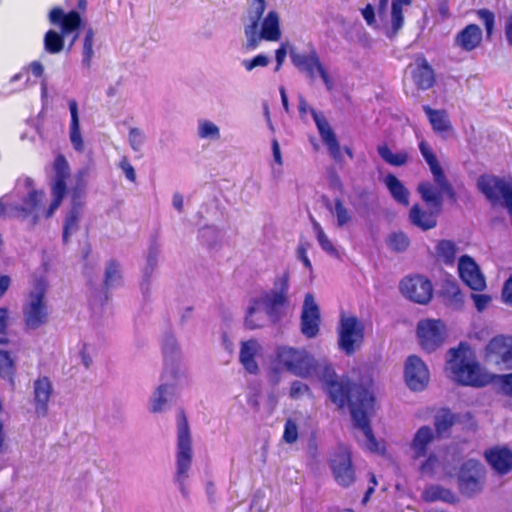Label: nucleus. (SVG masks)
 <instances>
[{"mask_svg": "<svg viewBox=\"0 0 512 512\" xmlns=\"http://www.w3.org/2000/svg\"><path fill=\"white\" fill-rule=\"evenodd\" d=\"M314 374L321 382L322 389L329 400L340 409L350 408L372 393L361 383L353 382L348 378L339 380L334 367L326 360H317V367L313 370Z\"/></svg>", "mask_w": 512, "mask_h": 512, "instance_id": "f257e3e1", "label": "nucleus"}, {"mask_svg": "<svg viewBox=\"0 0 512 512\" xmlns=\"http://www.w3.org/2000/svg\"><path fill=\"white\" fill-rule=\"evenodd\" d=\"M470 350L466 342H460L457 347L450 348L447 360V370L450 377L462 386L482 388L489 385L490 373L483 370L480 364L467 356Z\"/></svg>", "mask_w": 512, "mask_h": 512, "instance_id": "f03ea898", "label": "nucleus"}, {"mask_svg": "<svg viewBox=\"0 0 512 512\" xmlns=\"http://www.w3.org/2000/svg\"><path fill=\"white\" fill-rule=\"evenodd\" d=\"M417 192L429 210H424L418 203L414 204L409 211V221L423 231L433 229L437 226V216L442 211L443 199L430 181L420 182Z\"/></svg>", "mask_w": 512, "mask_h": 512, "instance_id": "7ed1b4c3", "label": "nucleus"}, {"mask_svg": "<svg viewBox=\"0 0 512 512\" xmlns=\"http://www.w3.org/2000/svg\"><path fill=\"white\" fill-rule=\"evenodd\" d=\"M192 456L190 428L184 412L180 411L177 421V453L174 482L184 498H188L189 495L186 480L189 477L188 472L191 468Z\"/></svg>", "mask_w": 512, "mask_h": 512, "instance_id": "20e7f679", "label": "nucleus"}, {"mask_svg": "<svg viewBox=\"0 0 512 512\" xmlns=\"http://www.w3.org/2000/svg\"><path fill=\"white\" fill-rule=\"evenodd\" d=\"M49 21L61 29L60 32L50 29L44 35V49L50 54L60 53L64 48L65 36L79 30L83 24L78 11L71 10L65 13L60 7H55L50 11Z\"/></svg>", "mask_w": 512, "mask_h": 512, "instance_id": "39448f33", "label": "nucleus"}, {"mask_svg": "<svg viewBox=\"0 0 512 512\" xmlns=\"http://www.w3.org/2000/svg\"><path fill=\"white\" fill-rule=\"evenodd\" d=\"M476 186L493 206L502 205L507 209L512 225V177L482 174L478 177Z\"/></svg>", "mask_w": 512, "mask_h": 512, "instance_id": "423d86ee", "label": "nucleus"}, {"mask_svg": "<svg viewBox=\"0 0 512 512\" xmlns=\"http://www.w3.org/2000/svg\"><path fill=\"white\" fill-rule=\"evenodd\" d=\"M375 396L373 392L349 408L353 427L363 432L367 449L371 452H377L379 443L373 433L371 418L374 415Z\"/></svg>", "mask_w": 512, "mask_h": 512, "instance_id": "0eeeda50", "label": "nucleus"}, {"mask_svg": "<svg viewBox=\"0 0 512 512\" xmlns=\"http://www.w3.org/2000/svg\"><path fill=\"white\" fill-rule=\"evenodd\" d=\"M277 360L287 371L300 378H309L317 367V360L305 349L278 347Z\"/></svg>", "mask_w": 512, "mask_h": 512, "instance_id": "6e6552de", "label": "nucleus"}, {"mask_svg": "<svg viewBox=\"0 0 512 512\" xmlns=\"http://www.w3.org/2000/svg\"><path fill=\"white\" fill-rule=\"evenodd\" d=\"M47 281L44 278L35 280L33 290L29 293V302L23 307L25 325L28 329L36 330L48 320L47 306L44 302Z\"/></svg>", "mask_w": 512, "mask_h": 512, "instance_id": "1a4fd4ad", "label": "nucleus"}, {"mask_svg": "<svg viewBox=\"0 0 512 512\" xmlns=\"http://www.w3.org/2000/svg\"><path fill=\"white\" fill-rule=\"evenodd\" d=\"M486 478V469L477 459L470 458L464 461L457 473L459 492L467 498L481 493Z\"/></svg>", "mask_w": 512, "mask_h": 512, "instance_id": "9d476101", "label": "nucleus"}, {"mask_svg": "<svg viewBox=\"0 0 512 512\" xmlns=\"http://www.w3.org/2000/svg\"><path fill=\"white\" fill-rule=\"evenodd\" d=\"M338 334V348L346 356H352L359 350L364 342L365 327L362 321L355 316L340 319Z\"/></svg>", "mask_w": 512, "mask_h": 512, "instance_id": "9b49d317", "label": "nucleus"}, {"mask_svg": "<svg viewBox=\"0 0 512 512\" xmlns=\"http://www.w3.org/2000/svg\"><path fill=\"white\" fill-rule=\"evenodd\" d=\"M186 384V374H177L174 368L171 372H162L161 384L151 399V411L153 413L164 411L166 406L176 398L178 390Z\"/></svg>", "mask_w": 512, "mask_h": 512, "instance_id": "f8f14e48", "label": "nucleus"}, {"mask_svg": "<svg viewBox=\"0 0 512 512\" xmlns=\"http://www.w3.org/2000/svg\"><path fill=\"white\" fill-rule=\"evenodd\" d=\"M261 20L260 30L259 26L255 27L254 31H251V27H244L245 47L249 51L255 50L261 40L276 42L281 39L280 17L276 10H270Z\"/></svg>", "mask_w": 512, "mask_h": 512, "instance_id": "ddd939ff", "label": "nucleus"}, {"mask_svg": "<svg viewBox=\"0 0 512 512\" xmlns=\"http://www.w3.org/2000/svg\"><path fill=\"white\" fill-rule=\"evenodd\" d=\"M484 359L488 363L512 370V336L496 335L484 348Z\"/></svg>", "mask_w": 512, "mask_h": 512, "instance_id": "4468645a", "label": "nucleus"}, {"mask_svg": "<svg viewBox=\"0 0 512 512\" xmlns=\"http://www.w3.org/2000/svg\"><path fill=\"white\" fill-rule=\"evenodd\" d=\"M417 337L421 348L428 353H432L445 341V325L441 320H421L417 325Z\"/></svg>", "mask_w": 512, "mask_h": 512, "instance_id": "2eb2a0df", "label": "nucleus"}, {"mask_svg": "<svg viewBox=\"0 0 512 512\" xmlns=\"http://www.w3.org/2000/svg\"><path fill=\"white\" fill-rule=\"evenodd\" d=\"M399 289L404 297L418 304H427L433 293L431 281L422 275L403 278Z\"/></svg>", "mask_w": 512, "mask_h": 512, "instance_id": "dca6fc26", "label": "nucleus"}, {"mask_svg": "<svg viewBox=\"0 0 512 512\" xmlns=\"http://www.w3.org/2000/svg\"><path fill=\"white\" fill-rule=\"evenodd\" d=\"M321 315L319 306L311 293H307L304 298L302 312L300 316L301 333L308 339L315 338L320 331Z\"/></svg>", "mask_w": 512, "mask_h": 512, "instance_id": "f3484780", "label": "nucleus"}, {"mask_svg": "<svg viewBox=\"0 0 512 512\" xmlns=\"http://www.w3.org/2000/svg\"><path fill=\"white\" fill-rule=\"evenodd\" d=\"M329 466L335 481L341 487L347 488L355 482V470L348 451L334 453L329 459Z\"/></svg>", "mask_w": 512, "mask_h": 512, "instance_id": "a211bd4d", "label": "nucleus"}, {"mask_svg": "<svg viewBox=\"0 0 512 512\" xmlns=\"http://www.w3.org/2000/svg\"><path fill=\"white\" fill-rule=\"evenodd\" d=\"M404 377L411 390L422 391L429 382V370L419 356L410 355L405 361Z\"/></svg>", "mask_w": 512, "mask_h": 512, "instance_id": "6ab92c4d", "label": "nucleus"}, {"mask_svg": "<svg viewBox=\"0 0 512 512\" xmlns=\"http://www.w3.org/2000/svg\"><path fill=\"white\" fill-rule=\"evenodd\" d=\"M483 457L491 469L499 476L512 471V449L507 445H495L486 449Z\"/></svg>", "mask_w": 512, "mask_h": 512, "instance_id": "aec40b11", "label": "nucleus"}, {"mask_svg": "<svg viewBox=\"0 0 512 512\" xmlns=\"http://www.w3.org/2000/svg\"><path fill=\"white\" fill-rule=\"evenodd\" d=\"M458 271L461 280L472 290L482 291L486 282L479 266L469 255H462L458 261Z\"/></svg>", "mask_w": 512, "mask_h": 512, "instance_id": "412c9836", "label": "nucleus"}, {"mask_svg": "<svg viewBox=\"0 0 512 512\" xmlns=\"http://www.w3.org/2000/svg\"><path fill=\"white\" fill-rule=\"evenodd\" d=\"M311 115L315 121L321 140L327 146L331 157L340 162L343 159L340 144L337 137L324 116L317 113L313 108L310 109Z\"/></svg>", "mask_w": 512, "mask_h": 512, "instance_id": "4be33fe9", "label": "nucleus"}, {"mask_svg": "<svg viewBox=\"0 0 512 512\" xmlns=\"http://www.w3.org/2000/svg\"><path fill=\"white\" fill-rule=\"evenodd\" d=\"M53 394V385L49 377L41 376L33 382V403L35 413L39 417L48 414V403Z\"/></svg>", "mask_w": 512, "mask_h": 512, "instance_id": "5701e85b", "label": "nucleus"}, {"mask_svg": "<svg viewBox=\"0 0 512 512\" xmlns=\"http://www.w3.org/2000/svg\"><path fill=\"white\" fill-rule=\"evenodd\" d=\"M289 56L292 64L300 73L305 74L310 80L316 78V71L322 63L315 49H312L309 54H301L294 47H290Z\"/></svg>", "mask_w": 512, "mask_h": 512, "instance_id": "b1692460", "label": "nucleus"}, {"mask_svg": "<svg viewBox=\"0 0 512 512\" xmlns=\"http://www.w3.org/2000/svg\"><path fill=\"white\" fill-rule=\"evenodd\" d=\"M45 193L43 190L31 189L26 196L22 198L20 204L15 206V210L22 214V217L30 218L31 226H35L39 221V211Z\"/></svg>", "mask_w": 512, "mask_h": 512, "instance_id": "393cba45", "label": "nucleus"}, {"mask_svg": "<svg viewBox=\"0 0 512 512\" xmlns=\"http://www.w3.org/2000/svg\"><path fill=\"white\" fill-rule=\"evenodd\" d=\"M411 76L419 90L432 88L436 81L434 69L423 54L416 56L415 66L411 70Z\"/></svg>", "mask_w": 512, "mask_h": 512, "instance_id": "a878e982", "label": "nucleus"}, {"mask_svg": "<svg viewBox=\"0 0 512 512\" xmlns=\"http://www.w3.org/2000/svg\"><path fill=\"white\" fill-rule=\"evenodd\" d=\"M257 301L258 306H263L266 315L273 324H276L281 320L283 310L289 303L288 298L270 293L269 291L263 292L261 297L257 298Z\"/></svg>", "mask_w": 512, "mask_h": 512, "instance_id": "bb28decb", "label": "nucleus"}, {"mask_svg": "<svg viewBox=\"0 0 512 512\" xmlns=\"http://www.w3.org/2000/svg\"><path fill=\"white\" fill-rule=\"evenodd\" d=\"M483 32L477 24H468L461 29L454 38V46L461 50L471 52L481 44Z\"/></svg>", "mask_w": 512, "mask_h": 512, "instance_id": "cd10ccee", "label": "nucleus"}, {"mask_svg": "<svg viewBox=\"0 0 512 512\" xmlns=\"http://www.w3.org/2000/svg\"><path fill=\"white\" fill-rule=\"evenodd\" d=\"M162 353L164 358L163 372H171L174 368L177 374H185V372L180 369V350L174 335L165 334L162 340Z\"/></svg>", "mask_w": 512, "mask_h": 512, "instance_id": "c85d7f7f", "label": "nucleus"}, {"mask_svg": "<svg viewBox=\"0 0 512 512\" xmlns=\"http://www.w3.org/2000/svg\"><path fill=\"white\" fill-rule=\"evenodd\" d=\"M82 213V202L74 192L71 206L64 218L62 240L65 244L69 242L71 234L79 229V220Z\"/></svg>", "mask_w": 512, "mask_h": 512, "instance_id": "c756f323", "label": "nucleus"}, {"mask_svg": "<svg viewBox=\"0 0 512 512\" xmlns=\"http://www.w3.org/2000/svg\"><path fill=\"white\" fill-rule=\"evenodd\" d=\"M160 254V246L157 242V238L153 237L150 241L148 248V254L146 258V265L143 268L142 281L140 284L141 291L146 297L150 291L151 276L158 264V256Z\"/></svg>", "mask_w": 512, "mask_h": 512, "instance_id": "7c9ffc66", "label": "nucleus"}, {"mask_svg": "<svg viewBox=\"0 0 512 512\" xmlns=\"http://www.w3.org/2000/svg\"><path fill=\"white\" fill-rule=\"evenodd\" d=\"M435 439V433L430 426H421L415 433L412 442L411 449L413 451V457L415 459L426 457L428 452V446Z\"/></svg>", "mask_w": 512, "mask_h": 512, "instance_id": "2f4dec72", "label": "nucleus"}, {"mask_svg": "<svg viewBox=\"0 0 512 512\" xmlns=\"http://www.w3.org/2000/svg\"><path fill=\"white\" fill-rule=\"evenodd\" d=\"M259 348L260 346L256 339L241 342L239 361L250 374H257L259 372V366L255 360Z\"/></svg>", "mask_w": 512, "mask_h": 512, "instance_id": "473e14b6", "label": "nucleus"}, {"mask_svg": "<svg viewBox=\"0 0 512 512\" xmlns=\"http://www.w3.org/2000/svg\"><path fill=\"white\" fill-rule=\"evenodd\" d=\"M68 107L70 111V127H69V139L72 144V147L77 152L84 151V141L81 135L80 130V121H79V112H78V103L75 99H71L68 101Z\"/></svg>", "mask_w": 512, "mask_h": 512, "instance_id": "72a5a7b5", "label": "nucleus"}, {"mask_svg": "<svg viewBox=\"0 0 512 512\" xmlns=\"http://www.w3.org/2000/svg\"><path fill=\"white\" fill-rule=\"evenodd\" d=\"M225 232L216 225H204L198 229V241L208 250L220 249Z\"/></svg>", "mask_w": 512, "mask_h": 512, "instance_id": "f704fd0d", "label": "nucleus"}, {"mask_svg": "<svg viewBox=\"0 0 512 512\" xmlns=\"http://www.w3.org/2000/svg\"><path fill=\"white\" fill-rule=\"evenodd\" d=\"M412 0H392L391 3V27L387 31L388 38L395 37L404 25L403 6H410Z\"/></svg>", "mask_w": 512, "mask_h": 512, "instance_id": "c9c22d12", "label": "nucleus"}, {"mask_svg": "<svg viewBox=\"0 0 512 512\" xmlns=\"http://www.w3.org/2000/svg\"><path fill=\"white\" fill-rule=\"evenodd\" d=\"M384 184L396 202L404 206L409 205V190L394 174H387L384 178Z\"/></svg>", "mask_w": 512, "mask_h": 512, "instance_id": "e433bc0d", "label": "nucleus"}, {"mask_svg": "<svg viewBox=\"0 0 512 512\" xmlns=\"http://www.w3.org/2000/svg\"><path fill=\"white\" fill-rule=\"evenodd\" d=\"M423 111L428 117L432 129L436 133H445L452 129L451 122L445 110H436L429 105H424Z\"/></svg>", "mask_w": 512, "mask_h": 512, "instance_id": "4c0bfd02", "label": "nucleus"}, {"mask_svg": "<svg viewBox=\"0 0 512 512\" xmlns=\"http://www.w3.org/2000/svg\"><path fill=\"white\" fill-rule=\"evenodd\" d=\"M457 415L449 408L442 407L434 415L435 433L438 437L444 436L457 422Z\"/></svg>", "mask_w": 512, "mask_h": 512, "instance_id": "58836bf2", "label": "nucleus"}, {"mask_svg": "<svg viewBox=\"0 0 512 512\" xmlns=\"http://www.w3.org/2000/svg\"><path fill=\"white\" fill-rule=\"evenodd\" d=\"M422 498L425 502L431 503L436 501H443L446 503H455L457 501L456 495L449 489L440 485H430L422 493Z\"/></svg>", "mask_w": 512, "mask_h": 512, "instance_id": "ea45409f", "label": "nucleus"}, {"mask_svg": "<svg viewBox=\"0 0 512 512\" xmlns=\"http://www.w3.org/2000/svg\"><path fill=\"white\" fill-rule=\"evenodd\" d=\"M377 153L383 161L391 166L401 167L408 162L407 152L400 151L398 153H393L386 144L378 145Z\"/></svg>", "mask_w": 512, "mask_h": 512, "instance_id": "a19ab883", "label": "nucleus"}, {"mask_svg": "<svg viewBox=\"0 0 512 512\" xmlns=\"http://www.w3.org/2000/svg\"><path fill=\"white\" fill-rule=\"evenodd\" d=\"M489 385H493L498 394L512 398V372L507 374L490 373Z\"/></svg>", "mask_w": 512, "mask_h": 512, "instance_id": "79ce46f5", "label": "nucleus"}, {"mask_svg": "<svg viewBox=\"0 0 512 512\" xmlns=\"http://www.w3.org/2000/svg\"><path fill=\"white\" fill-rule=\"evenodd\" d=\"M122 274L120 264L118 261L111 259L107 262L105 273H104V288L109 290L110 288L121 285Z\"/></svg>", "mask_w": 512, "mask_h": 512, "instance_id": "37998d69", "label": "nucleus"}, {"mask_svg": "<svg viewBox=\"0 0 512 512\" xmlns=\"http://www.w3.org/2000/svg\"><path fill=\"white\" fill-rule=\"evenodd\" d=\"M440 294L459 307L464 304V296L455 280L445 279L442 283Z\"/></svg>", "mask_w": 512, "mask_h": 512, "instance_id": "c03bdc74", "label": "nucleus"}, {"mask_svg": "<svg viewBox=\"0 0 512 512\" xmlns=\"http://www.w3.org/2000/svg\"><path fill=\"white\" fill-rule=\"evenodd\" d=\"M435 252L444 264L452 265L455 262L457 247L452 240L442 239L438 241Z\"/></svg>", "mask_w": 512, "mask_h": 512, "instance_id": "a18cd8bd", "label": "nucleus"}, {"mask_svg": "<svg viewBox=\"0 0 512 512\" xmlns=\"http://www.w3.org/2000/svg\"><path fill=\"white\" fill-rule=\"evenodd\" d=\"M94 37L95 33L93 28L89 27L83 38V47H82V60L81 64L83 68L90 69L92 64V59L94 57Z\"/></svg>", "mask_w": 512, "mask_h": 512, "instance_id": "49530a36", "label": "nucleus"}, {"mask_svg": "<svg viewBox=\"0 0 512 512\" xmlns=\"http://www.w3.org/2000/svg\"><path fill=\"white\" fill-rule=\"evenodd\" d=\"M15 365L8 351L0 350V377L14 385Z\"/></svg>", "mask_w": 512, "mask_h": 512, "instance_id": "de8ad7c7", "label": "nucleus"}, {"mask_svg": "<svg viewBox=\"0 0 512 512\" xmlns=\"http://www.w3.org/2000/svg\"><path fill=\"white\" fill-rule=\"evenodd\" d=\"M266 9V0H252L250 9L248 11V18L250 23L245 27H251V30L260 25L261 19Z\"/></svg>", "mask_w": 512, "mask_h": 512, "instance_id": "09e8293b", "label": "nucleus"}, {"mask_svg": "<svg viewBox=\"0 0 512 512\" xmlns=\"http://www.w3.org/2000/svg\"><path fill=\"white\" fill-rule=\"evenodd\" d=\"M258 308L257 298H252L246 310L244 325L249 330H254L263 326V319L256 316Z\"/></svg>", "mask_w": 512, "mask_h": 512, "instance_id": "8fccbe9b", "label": "nucleus"}, {"mask_svg": "<svg viewBox=\"0 0 512 512\" xmlns=\"http://www.w3.org/2000/svg\"><path fill=\"white\" fill-rule=\"evenodd\" d=\"M387 245L393 252L402 253L408 249L410 240L402 231L393 232L387 238Z\"/></svg>", "mask_w": 512, "mask_h": 512, "instance_id": "3c124183", "label": "nucleus"}, {"mask_svg": "<svg viewBox=\"0 0 512 512\" xmlns=\"http://www.w3.org/2000/svg\"><path fill=\"white\" fill-rule=\"evenodd\" d=\"M198 136L202 139L219 140L220 129L210 120H200L198 123Z\"/></svg>", "mask_w": 512, "mask_h": 512, "instance_id": "603ef678", "label": "nucleus"}, {"mask_svg": "<svg viewBox=\"0 0 512 512\" xmlns=\"http://www.w3.org/2000/svg\"><path fill=\"white\" fill-rule=\"evenodd\" d=\"M475 13L485 27L486 39L491 40L495 30V13L487 8L478 9Z\"/></svg>", "mask_w": 512, "mask_h": 512, "instance_id": "864d4df0", "label": "nucleus"}, {"mask_svg": "<svg viewBox=\"0 0 512 512\" xmlns=\"http://www.w3.org/2000/svg\"><path fill=\"white\" fill-rule=\"evenodd\" d=\"M289 278V271H284L281 275L275 277L273 281V288L268 291L270 293L288 298V292L290 287Z\"/></svg>", "mask_w": 512, "mask_h": 512, "instance_id": "5fc2aeb1", "label": "nucleus"}, {"mask_svg": "<svg viewBox=\"0 0 512 512\" xmlns=\"http://www.w3.org/2000/svg\"><path fill=\"white\" fill-rule=\"evenodd\" d=\"M332 213L336 216L338 227H343L352 220V216L341 198L334 200V210Z\"/></svg>", "mask_w": 512, "mask_h": 512, "instance_id": "6e6d98bb", "label": "nucleus"}, {"mask_svg": "<svg viewBox=\"0 0 512 512\" xmlns=\"http://www.w3.org/2000/svg\"><path fill=\"white\" fill-rule=\"evenodd\" d=\"M270 63V58L265 54H258L251 59H244L242 66L246 71L250 72L256 67H266Z\"/></svg>", "mask_w": 512, "mask_h": 512, "instance_id": "4d7b16f0", "label": "nucleus"}, {"mask_svg": "<svg viewBox=\"0 0 512 512\" xmlns=\"http://www.w3.org/2000/svg\"><path fill=\"white\" fill-rule=\"evenodd\" d=\"M53 170H54V177H63L68 178L70 176V167L68 164V161L66 160L65 156L62 154H59L53 164Z\"/></svg>", "mask_w": 512, "mask_h": 512, "instance_id": "13d9d810", "label": "nucleus"}, {"mask_svg": "<svg viewBox=\"0 0 512 512\" xmlns=\"http://www.w3.org/2000/svg\"><path fill=\"white\" fill-rule=\"evenodd\" d=\"M436 185L437 192L442 198L443 195H446L451 203H455L457 201V193L447 178L439 181Z\"/></svg>", "mask_w": 512, "mask_h": 512, "instance_id": "bf43d9fd", "label": "nucleus"}, {"mask_svg": "<svg viewBox=\"0 0 512 512\" xmlns=\"http://www.w3.org/2000/svg\"><path fill=\"white\" fill-rule=\"evenodd\" d=\"M316 238L323 251L331 256L338 257L337 249L325 234L324 230H320Z\"/></svg>", "mask_w": 512, "mask_h": 512, "instance_id": "052dcab7", "label": "nucleus"}, {"mask_svg": "<svg viewBox=\"0 0 512 512\" xmlns=\"http://www.w3.org/2000/svg\"><path fill=\"white\" fill-rule=\"evenodd\" d=\"M297 438L298 427L293 420L288 419L284 425L283 440L288 444H292L297 440Z\"/></svg>", "mask_w": 512, "mask_h": 512, "instance_id": "680f3d73", "label": "nucleus"}, {"mask_svg": "<svg viewBox=\"0 0 512 512\" xmlns=\"http://www.w3.org/2000/svg\"><path fill=\"white\" fill-rule=\"evenodd\" d=\"M66 180L67 178H63L61 176L53 178V181L51 183L52 196L64 198L67 192Z\"/></svg>", "mask_w": 512, "mask_h": 512, "instance_id": "e2e57ef3", "label": "nucleus"}, {"mask_svg": "<svg viewBox=\"0 0 512 512\" xmlns=\"http://www.w3.org/2000/svg\"><path fill=\"white\" fill-rule=\"evenodd\" d=\"M129 143L134 151L140 150L144 143V135L139 128H131L129 130Z\"/></svg>", "mask_w": 512, "mask_h": 512, "instance_id": "0e129e2a", "label": "nucleus"}, {"mask_svg": "<svg viewBox=\"0 0 512 512\" xmlns=\"http://www.w3.org/2000/svg\"><path fill=\"white\" fill-rule=\"evenodd\" d=\"M308 392H310V387L307 384H305L301 381L295 380L291 383L289 396L292 399H298L301 396H303L305 393H308Z\"/></svg>", "mask_w": 512, "mask_h": 512, "instance_id": "69168bd1", "label": "nucleus"}, {"mask_svg": "<svg viewBox=\"0 0 512 512\" xmlns=\"http://www.w3.org/2000/svg\"><path fill=\"white\" fill-rule=\"evenodd\" d=\"M427 165L429 166L435 184L446 178L444 170L441 167L437 157L431 161H428Z\"/></svg>", "mask_w": 512, "mask_h": 512, "instance_id": "338daca9", "label": "nucleus"}, {"mask_svg": "<svg viewBox=\"0 0 512 512\" xmlns=\"http://www.w3.org/2000/svg\"><path fill=\"white\" fill-rule=\"evenodd\" d=\"M437 463H438L437 456L434 453H430L427 456V458L425 459V461H423L422 464L420 465L419 470L422 474L433 473Z\"/></svg>", "mask_w": 512, "mask_h": 512, "instance_id": "774afa93", "label": "nucleus"}]
</instances>
